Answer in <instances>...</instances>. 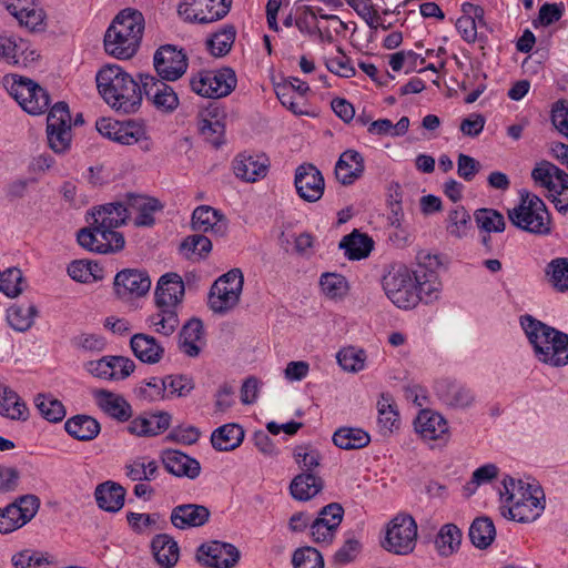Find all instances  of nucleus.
Returning <instances> with one entry per match:
<instances>
[{"label": "nucleus", "mask_w": 568, "mask_h": 568, "mask_svg": "<svg viewBox=\"0 0 568 568\" xmlns=\"http://www.w3.org/2000/svg\"><path fill=\"white\" fill-rule=\"evenodd\" d=\"M196 559L211 568H233L240 560V551L232 544L213 540L197 548Z\"/></svg>", "instance_id": "16"}, {"label": "nucleus", "mask_w": 568, "mask_h": 568, "mask_svg": "<svg viewBox=\"0 0 568 568\" xmlns=\"http://www.w3.org/2000/svg\"><path fill=\"white\" fill-rule=\"evenodd\" d=\"M0 415L10 419H26L28 409L19 395L8 386L0 384Z\"/></svg>", "instance_id": "44"}, {"label": "nucleus", "mask_w": 568, "mask_h": 568, "mask_svg": "<svg viewBox=\"0 0 568 568\" xmlns=\"http://www.w3.org/2000/svg\"><path fill=\"white\" fill-rule=\"evenodd\" d=\"M536 184L546 189L556 210L568 215V173L549 161H540L531 171Z\"/></svg>", "instance_id": "5"}, {"label": "nucleus", "mask_w": 568, "mask_h": 568, "mask_svg": "<svg viewBox=\"0 0 568 568\" xmlns=\"http://www.w3.org/2000/svg\"><path fill=\"white\" fill-rule=\"evenodd\" d=\"M320 286L323 294L329 300H342L349 290L345 276L337 273H323L320 277Z\"/></svg>", "instance_id": "50"}, {"label": "nucleus", "mask_w": 568, "mask_h": 568, "mask_svg": "<svg viewBox=\"0 0 568 568\" xmlns=\"http://www.w3.org/2000/svg\"><path fill=\"white\" fill-rule=\"evenodd\" d=\"M146 322L155 333L170 336L179 326V316L176 310L158 307V312L150 315Z\"/></svg>", "instance_id": "46"}, {"label": "nucleus", "mask_w": 568, "mask_h": 568, "mask_svg": "<svg viewBox=\"0 0 568 568\" xmlns=\"http://www.w3.org/2000/svg\"><path fill=\"white\" fill-rule=\"evenodd\" d=\"M292 564L294 568H324V559L321 552L310 546L294 551Z\"/></svg>", "instance_id": "59"}, {"label": "nucleus", "mask_w": 568, "mask_h": 568, "mask_svg": "<svg viewBox=\"0 0 568 568\" xmlns=\"http://www.w3.org/2000/svg\"><path fill=\"white\" fill-rule=\"evenodd\" d=\"M156 562L163 568H172L179 560L178 542L166 534L156 535L151 542Z\"/></svg>", "instance_id": "36"}, {"label": "nucleus", "mask_w": 568, "mask_h": 568, "mask_svg": "<svg viewBox=\"0 0 568 568\" xmlns=\"http://www.w3.org/2000/svg\"><path fill=\"white\" fill-rule=\"evenodd\" d=\"M520 325L525 331L528 341L534 346V352L537 358L538 346H541L544 349L548 346L549 352L555 346V333H561L528 314L520 317Z\"/></svg>", "instance_id": "24"}, {"label": "nucleus", "mask_w": 568, "mask_h": 568, "mask_svg": "<svg viewBox=\"0 0 568 568\" xmlns=\"http://www.w3.org/2000/svg\"><path fill=\"white\" fill-rule=\"evenodd\" d=\"M124 133L122 136L121 144L123 145H132L139 144L140 149L143 152H149L153 148V142L151 138L146 133V129L143 123H140L134 120L125 121Z\"/></svg>", "instance_id": "48"}, {"label": "nucleus", "mask_w": 568, "mask_h": 568, "mask_svg": "<svg viewBox=\"0 0 568 568\" xmlns=\"http://www.w3.org/2000/svg\"><path fill=\"white\" fill-rule=\"evenodd\" d=\"M332 439L335 446L345 450L364 448L371 442L368 433L355 427L338 428Z\"/></svg>", "instance_id": "42"}, {"label": "nucleus", "mask_w": 568, "mask_h": 568, "mask_svg": "<svg viewBox=\"0 0 568 568\" xmlns=\"http://www.w3.org/2000/svg\"><path fill=\"white\" fill-rule=\"evenodd\" d=\"M294 458L301 468L304 469L303 473H313V469L320 466L322 456L311 445H301L294 449Z\"/></svg>", "instance_id": "62"}, {"label": "nucleus", "mask_w": 568, "mask_h": 568, "mask_svg": "<svg viewBox=\"0 0 568 568\" xmlns=\"http://www.w3.org/2000/svg\"><path fill=\"white\" fill-rule=\"evenodd\" d=\"M204 344L203 323L199 318L189 320L179 334V348L189 357H197Z\"/></svg>", "instance_id": "28"}, {"label": "nucleus", "mask_w": 568, "mask_h": 568, "mask_svg": "<svg viewBox=\"0 0 568 568\" xmlns=\"http://www.w3.org/2000/svg\"><path fill=\"white\" fill-rule=\"evenodd\" d=\"M71 114L65 102H57L47 118V140L49 148L55 154H64L71 148Z\"/></svg>", "instance_id": "9"}, {"label": "nucleus", "mask_w": 568, "mask_h": 568, "mask_svg": "<svg viewBox=\"0 0 568 568\" xmlns=\"http://www.w3.org/2000/svg\"><path fill=\"white\" fill-rule=\"evenodd\" d=\"M417 524L407 514H398L394 517L386 529L384 548L397 555H407L416 546Z\"/></svg>", "instance_id": "10"}, {"label": "nucleus", "mask_w": 568, "mask_h": 568, "mask_svg": "<svg viewBox=\"0 0 568 568\" xmlns=\"http://www.w3.org/2000/svg\"><path fill=\"white\" fill-rule=\"evenodd\" d=\"M474 216L477 226L486 233L503 232L505 230L503 214L494 209H479L475 212Z\"/></svg>", "instance_id": "54"}, {"label": "nucleus", "mask_w": 568, "mask_h": 568, "mask_svg": "<svg viewBox=\"0 0 568 568\" xmlns=\"http://www.w3.org/2000/svg\"><path fill=\"white\" fill-rule=\"evenodd\" d=\"M231 6L232 0H186L178 11L185 20L210 23L224 18Z\"/></svg>", "instance_id": "15"}, {"label": "nucleus", "mask_w": 568, "mask_h": 568, "mask_svg": "<svg viewBox=\"0 0 568 568\" xmlns=\"http://www.w3.org/2000/svg\"><path fill=\"white\" fill-rule=\"evenodd\" d=\"M184 282L178 273H166L160 277L155 287L156 307L176 310L184 296Z\"/></svg>", "instance_id": "22"}, {"label": "nucleus", "mask_w": 568, "mask_h": 568, "mask_svg": "<svg viewBox=\"0 0 568 568\" xmlns=\"http://www.w3.org/2000/svg\"><path fill=\"white\" fill-rule=\"evenodd\" d=\"M130 346L134 356L145 364H156L164 355L162 344L149 334H134L130 339Z\"/></svg>", "instance_id": "29"}, {"label": "nucleus", "mask_w": 568, "mask_h": 568, "mask_svg": "<svg viewBox=\"0 0 568 568\" xmlns=\"http://www.w3.org/2000/svg\"><path fill=\"white\" fill-rule=\"evenodd\" d=\"M545 275L548 282L557 292H567L568 257H556L551 260L545 268Z\"/></svg>", "instance_id": "49"}, {"label": "nucleus", "mask_w": 568, "mask_h": 568, "mask_svg": "<svg viewBox=\"0 0 568 568\" xmlns=\"http://www.w3.org/2000/svg\"><path fill=\"white\" fill-rule=\"evenodd\" d=\"M21 271L18 268H8L0 273V291L9 297H16L22 291Z\"/></svg>", "instance_id": "64"}, {"label": "nucleus", "mask_w": 568, "mask_h": 568, "mask_svg": "<svg viewBox=\"0 0 568 568\" xmlns=\"http://www.w3.org/2000/svg\"><path fill=\"white\" fill-rule=\"evenodd\" d=\"M495 537V525L488 517L476 518L469 527V539L476 548L486 549Z\"/></svg>", "instance_id": "45"}, {"label": "nucleus", "mask_w": 568, "mask_h": 568, "mask_svg": "<svg viewBox=\"0 0 568 568\" xmlns=\"http://www.w3.org/2000/svg\"><path fill=\"white\" fill-rule=\"evenodd\" d=\"M211 516L210 509L199 504H182L175 506L170 516L171 524L181 530L202 527Z\"/></svg>", "instance_id": "23"}, {"label": "nucleus", "mask_w": 568, "mask_h": 568, "mask_svg": "<svg viewBox=\"0 0 568 568\" xmlns=\"http://www.w3.org/2000/svg\"><path fill=\"white\" fill-rule=\"evenodd\" d=\"M510 222L520 230L548 235L551 232V219L544 201L529 192L521 193L518 206L508 211Z\"/></svg>", "instance_id": "4"}, {"label": "nucleus", "mask_w": 568, "mask_h": 568, "mask_svg": "<svg viewBox=\"0 0 568 568\" xmlns=\"http://www.w3.org/2000/svg\"><path fill=\"white\" fill-rule=\"evenodd\" d=\"M324 487V481L314 473H302L294 477L290 485L293 498L297 500H310L315 497Z\"/></svg>", "instance_id": "37"}, {"label": "nucleus", "mask_w": 568, "mask_h": 568, "mask_svg": "<svg viewBox=\"0 0 568 568\" xmlns=\"http://www.w3.org/2000/svg\"><path fill=\"white\" fill-rule=\"evenodd\" d=\"M415 428L425 439H437L448 430L445 418L432 410H422L416 420Z\"/></svg>", "instance_id": "35"}, {"label": "nucleus", "mask_w": 568, "mask_h": 568, "mask_svg": "<svg viewBox=\"0 0 568 568\" xmlns=\"http://www.w3.org/2000/svg\"><path fill=\"white\" fill-rule=\"evenodd\" d=\"M243 285L244 276L240 268H232L221 275L210 290V308L219 314H224L234 308L240 302Z\"/></svg>", "instance_id": "8"}, {"label": "nucleus", "mask_w": 568, "mask_h": 568, "mask_svg": "<svg viewBox=\"0 0 568 568\" xmlns=\"http://www.w3.org/2000/svg\"><path fill=\"white\" fill-rule=\"evenodd\" d=\"M500 498L508 505L500 507L503 517L518 523H530L537 519L544 510L541 499L544 493L539 487L524 484L507 476L503 480Z\"/></svg>", "instance_id": "3"}, {"label": "nucleus", "mask_w": 568, "mask_h": 568, "mask_svg": "<svg viewBox=\"0 0 568 568\" xmlns=\"http://www.w3.org/2000/svg\"><path fill=\"white\" fill-rule=\"evenodd\" d=\"M151 287V278L145 271L124 268L114 277V291L120 298L145 295Z\"/></svg>", "instance_id": "20"}, {"label": "nucleus", "mask_w": 568, "mask_h": 568, "mask_svg": "<svg viewBox=\"0 0 568 568\" xmlns=\"http://www.w3.org/2000/svg\"><path fill=\"white\" fill-rule=\"evenodd\" d=\"M346 3L367 23L371 29H383L387 27L381 24L377 10L374 8L372 0H345Z\"/></svg>", "instance_id": "60"}, {"label": "nucleus", "mask_w": 568, "mask_h": 568, "mask_svg": "<svg viewBox=\"0 0 568 568\" xmlns=\"http://www.w3.org/2000/svg\"><path fill=\"white\" fill-rule=\"evenodd\" d=\"M192 229L222 239L227 234L229 221L221 211L210 205H200L193 211Z\"/></svg>", "instance_id": "21"}, {"label": "nucleus", "mask_w": 568, "mask_h": 568, "mask_svg": "<svg viewBox=\"0 0 568 568\" xmlns=\"http://www.w3.org/2000/svg\"><path fill=\"white\" fill-rule=\"evenodd\" d=\"M139 79L143 88L142 94H145L148 101L158 112L170 114L179 108V94L173 87L168 84L169 81L158 79L149 73H141Z\"/></svg>", "instance_id": "13"}, {"label": "nucleus", "mask_w": 568, "mask_h": 568, "mask_svg": "<svg viewBox=\"0 0 568 568\" xmlns=\"http://www.w3.org/2000/svg\"><path fill=\"white\" fill-rule=\"evenodd\" d=\"M339 366L349 373H357L365 367L366 353L353 346L342 348L336 355Z\"/></svg>", "instance_id": "53"}, {"label": "nucleus", "mask_w": 568, "mask_h": 568, "mask_svg": "<svg viewBox=\"0 0 568 568\" xmlns=\"http://www.w3.org/2000/svg\"><path fill=\"white\" fill-rule=\"evenodd\" d=\"M101 232V227L92 223L90 227L81 229L78 232L77 241L80 246L90 252L104 254V251H100L101 248H99L101 245H104V240L100 237Z\"/></svg>", "instance_id": "61"}, {"label": "nucleus", "mask_w": 568, "mask_h": 568, "mask_svg": "<svg viewBox=\"0 0 568 568\" xmlns=\"http://www.w3.org/2000/svg\"><path fill=\"white\" fill-rule=\"evenodd\" d=\"M64 428L70 436L82 442L94 439L101 429L99 422L88 415H77L69 418Z\"/></svg>", "instance_id": "38"}, {"label": "nucleus", "mask_w": 568, "mask_h": 568, "mask_svg": "<svg viewBox=\"0 0 568 568\" xmlns=\"http://www.w3.org/2000/svg\"><path fill=\"white\" fill-rule=\"evenodd\" d=\"M92 217L101 230H114L129 219V207H124L122 202L108 203L94 209Z\"/></svg>", "instance_id": "32"}, {"label": "nucleus", "mask_w": 568, "mask_h": 568, "mask_svg": "<svg viewBox=\"0 0 568 568\" xmlns=\"http://www.w3.org/2000/svg\"><path fill=\"white\" fill-rule=\"evenodd\" d=\"M99 93L115 111L130 114L142 103V84L118 64H106L95 77Z\"/></svg>", "instance_id": "1"}, {"label": "nucleus", "mask_w": 568, "mask_h": 568, "mask_svg": "<svg viewBox=\"0 0 568 568\" xmlns=\"http://www.w3.org/2000/svg\"><path fill=\"white\" fill-rule=\"evenodd\" d=\"M93 396L98 406L111 418L123 423L132 417V407L122 395L106 389H98Z\"/></svg>", "instance_id": "26"}, {"label": "nucleus", "mask_w": 568, "mask_h": 568, "mask_svg": "<svg viewBox=\"0 0 568 568\" xmlns=\"http://www.w3.org/2000/svg\"><path fill=\"white\" fill-rule=\"evenodd\" d=\"M378 425L384 432H392L397 427L398 414L393 408V400L389 395L383 394L377 403Z\"/></svg>", "instance_id": "58"}, {"label": "nucleus", "mask_w": 568, "mask_h": 568, "mask_svg": "<svg viewBox=\"0 0 568 568\" xmlns=\"http://www.w3.org/2000/svg\"><path fill=\"white\" fill-rule=\"evenodd\" d=\"M144 26V17L139 10L126 8L120 11L105 31V52L119 60L134 57L141 44Z\"/></svg>", "instance_id": "2"}, {"label": "nucleus", "mask_w": 568, "mask_h": 568, "mask_svg": "<svg viewBox=\"0 0 568 568\" xmlns=\"http://www.w3.org/2000/svg\"><path fill=\"white\" fill-rule=\"evenodd\" d=\"M383 288L392 303L399 308H412L419 302L414 271L404 264L392 266L384 275Z\"/></svg>", "instance_id": "6"}, {"label": "nucleus", "mask_w": 568, "mask_h": 568, "mask_svg": "<svg viewBox=\"0 0 568 568\" xmlns=\"http://www.w3.org/2000/svg\"><path fill=\"white\" fill-rule=\"evenodd\" d=\"M462 540V530L455 524H445L436 535L435 548L440 557H450L459 550Z\"/></svg>", "instance_id": "40"}, {"label": "nucleus", "mask_w": 568, "mask_h": 568, "mask_svg": "<svg viewBox=\"0 0 568 568\" xmlns=\"http://www.w3.org/2000/svg\"><path fill=\"white\" fill-rule=\"evenodd\" d=\"M7 90L19 105L31 115L47 112L50 105V95L45 89L33 80L22 75L4 78Z\"/></svg>", "instance_id": "7"}, {"label": "nucleus", "mask_w": 568, "mask_h": 568, "mask_svg": "<svg viewBox=\"0 0 568 568\" xmlns=\"http://www.w3.org/2000/svg\"><path fill=\"white\" fill-rule=\"evenodd\" d=\"M171 424V415L166 412H156L139 416L131 420L128 430L138 436H155L165 432Z\"/></svg>", "instance_id": "30"}, {"label": "nucleus", "mask_w": 568, "mask_h": 568, "mask_svg": "<svg viewBox=\"0 0 568 568\" xmlns=\"http://www.w3.org/2000/svg\"><path fill=\"white\" fill-rule=\"evenodd\" d=\"M161 459L165 469L176 477L195 479L201 473L200 463L180 450L166 449Z\"/></svg>", "instance_id": "25"}, {"label": "nucleus", "mask_w": 568, "mask_h": 568, "mask_svg": "<svg viewBox=\"0 0 568 568\" xmlns=\"http://www.w3.org/2000/svg\"><path fill=\"white\" fill-rule=\"evenodd\" d=\"M437 397L447 406L457 409H466L476 402V393L470 386L444 378L435 384Z\"/></svg>", "instance_id": "19"}, {"label": "nucleus", "mask_w": 568, "mask_h": 568, "mask_svg": "<svg viewBox=\"0 0 568 568\" xmlns=\"http://www.w3.org/2000/svg\"><path fill=\"white\" fill-rule=\"evenodd\" d=\"M338 246L344 250V254L348 260L356 261L369 255L374 247V241L367 234L354 230L342 239Z\"/></svg>", "instance_id": "34"}, {"label": "nucleus", "mask_w": 568, "mask_h": 568, "mask_svg": "<svg viewBox=\"0 0 568 568\" xmlns=\"http://www.w3.org/2000/svg\"><path fill=\"white\" fill-rule=\"evenodd\" d=\"M267 159L240 154L233 161V170L237 178L246 182H255L267 173Z\"/></svg>", "instance_id": "33"}, {"label": "nucleus", "mask_w": 568, "mask_h": 568, "mask_svg": "<svg viewBox=\"0 0 568 568\" xmlns=\"http://www.w3.org/2000/svg\"><path fill=\"white\" fill-rule=\"evenodd\" d=\"M235 36L236 31L233 26H224L220 31L207 39V49L214 57H223L231 50Z\"/></svg>", "instance_id": "51"}, {"label": "nucleus", "mask_w": 568, "mask_h": 568, "mask_svg": "<svg viewBox=\"0 0 568 568\" xmlns=\"http://www.w3.org/2000/svg\"><path fill=\"white\" fill-rule=\"evenodd\" d=\"M418 264L414 270L416 291L419 295V301L426 303L436 300L442 287L438 274L435 267L439 265L437 256H432L429 253L420 252L417 255Z\"/></svg>", "instance_id": "14"}, {"label": "nucleus", "mask_w": 568, "mask_h": 568, "mask_svg": "<svg viewBox=\"0 0 568 568\" xmlns=\"http://www.w3.org/2000/svg\"><path fill=\"white\" fill-rule=\"evenodd\" d=\"M244 439V430L237 424H225L216 428L211 435L212 446L220 452L233 450Z\"/></svg>", "instance_id": "39"}, {"label": "nucleus", "mask_w": 568, "mask_h": 568, "mask_svg": "<svg viewBox=\"0 0 568 568\" xmlns=\"http://www.w3.org/2000/svg\"><path fill=\"white\" fill-rule=\"evenodd\" d=\"M38 310L34 304H13L7 310L8 324L18 332H27L34 323Z\"/></svg>", "instance_id": "43"}, {"label": "nucleus", "mask_w": 568, "mask_h": 568, "mask_svg": "<svg viewBox=\"0 0 568 568\" xmlns=\"http://www.w3.org/2000/svg\"><path fill=\"white\" fill-rule=\"evenodd\" d=\"M212 250V242L202 234H193L183 240L181 251L187 258L205 257Z\"/></svg>", "instance_id": "57"}, {"label": "nucleus", "mask_w": 568, "mask_h": 568, "mask_svg": "<svg viewBox=\"0 0 568 568\" xmlns=\"http://www.w3.org/2000/svg\"><path fill=\"white\" fill-rule=\"evenodd\" d=\"M126 491L120 484L106 480L99 484L94 490L98 506L108 513H118L122 509Z\"/></svg>", "instance_id": "31"}, {"label": "nucleus", "mask_w": 568, "mask_h": 568, "mask_svg": "<svg viewBox=\"0 0 568 568\" xmlns=\"http://www.w3.org/2000/svg\"><path fill=\"white\" fill-rule=\"evenodd\" d=\"M338 55L327 58L325 65L332 73L342 78H352L355 75V68L351 63V59L344 53L341 47L337 48Z\"/></svg>", "instance_id": "63"}, {"label": "nucleus", "mask_w": 568, "mask_h": 568, "mask_svg": "<svg viewBox=\"0 0 568 568\" xmlns=\"http://www.w3.org/2000/svg\"><path fill=\"white\" fill-rule=\"evenodd\" d=\"M34 403L41 416L48 422L58 423L65 417L63 404L51 395L39 394Z\"/></svg>", "instance_id": "52"}, {"label": "nucleus", "mask_w": 568, "mask_h": 568, "mask_svg": "<svg viewBox=\"0 0 568 568\" xmlns=\"http://www.w3.org/2000/svg\"><path fill=\"white\" fill-rule=\"evenodd\" d=\"M538 346V359L552 367H561L568 365V334L555 333V346L548 352Z\"/></svg>", "instance_id": "41"}, {"label": "nucleus", "mask_w": 568, "mask_h": 568, "mask_svg": "<svg viewBox=\"0 0 568 568\" xmlns=\"http://www.w3.org/2000/svg\"><path fill=\"white\" fill-rule=\"evenodd\" d=\"M211 88V95L213 99H219L229 95L236 87L235 72L230 68L221 69L216 72H209V80Z\"/></svg>", "instance_id": "47"}, {"label": "nucleus", "mask_w": 568, "mask_h": 568, "mask_svg": "<svg viewBox=\"0 0 568 568\" xmlns=\"http://www.w3.org/2000/svg\"><path fill=\"white\" fill-rule=\"evenodd\" d=\"M344 509L338 503H331L324 506L317 518L311 524V536L317 544L329 545L341 525Z\"/></svg>", "instance_id": "17"}, {"label": "nucleus", "mask_w": 568, "mask_h": 568, "mask_svg": "<svg viewBox=\"0 0 568 568\" xmlns=\"http://www.w3.org/2000/svg\"><path fill=\"white\" fill-rule=\"evenodd\" d=\"M166 383L168 379L161 377H151L149 381L141 383L136 387V396L146 402H156L166 397Z\"/></svg>", "instance_id": "55"}, {"label": "nucleus", "mask_w": 568, "mask_h": 568, "mask_svg": "<svg viewBox=\"0 0 568 568\" xmlns=\"http://www.w3.org/2000/svg\"><path fill=\"white\" fill-rule=\"evenodd\" d=\"M294 184L297 194L306 202H317L324 193L322 172L311 163L301 164L295 171Z\"/></svg>", "instance_id": "18"}, {"label": "nucleus", "mask_w": 568, "mask_h": 568, "mask_svg": "<svg viewBox=\"0 0 568 568\" xmlns=\"http://www.w3.org/2000/svg\"><path fill=\"white\" fill-rule=\"evenodd\" d=\"M153 67L158 79L176 81L185 74L189 59L182 48L163 44L153 54Z\"/></svg>", "instance_id": "12"}, {"label": "nucleus", "mask_w": 568, "mask_h": 568, "mask_svg": "<svg viewBox=\"0 0 568 568\" xmlns=\"http://www.w3.org/2000/svg\"><path fill=\"white\" fill-rule=\"evenodd\" d=\"M365 170L364 158L355 150H346L335 165V176L343 185H351L358 180Z\"/></svg>", "instance_id": "27"}, {"label": "nucleus", "mask_w": 568, "mask_h": 568, "mask_svg": "<svg viewBox=\"0 0 568 568\" xmlns=\"http://www.w3.org/2000/svg\"><path fill=\"white\" fill-rule=\"evenodd\" d=\"M470 229V215L463 206H456L448 214L447 232L456 237L463 239Z\"/></svg>", "instance_id": "56"}, {"label": "nucleus", "mask_w": 568, "mask_h": 568, "mask_svg": "<svg viewBox=\"0 0 568 568\" xmlns=\"http://www.w3.org/2000/svg\"><path fill=\"white\" fill-rule=\"evenodd\" d=\"M40 499L33 494L18 497L12 504L0 508V534H10L27 525L38 513Z\"/></svg>", "instance_id": "11"}]
</instances>
